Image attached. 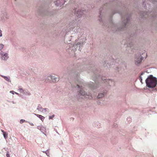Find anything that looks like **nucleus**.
Here are the masks:
<instances>
[{
    "label": "nucleus",
    "mask_w": 157,
    "mask_h": 157,
    "mask_svg": "<svg viewBox=\"0 0 157 157\" xmlns=\"http://www.w3.org/2000/svg\"><path fill=\"white\" fill-rule=\"evenodd\" d=\"M145 82L147 86L150 88L155 87L157 84V78L152 75H150L146 79Z\"/></svg>",
    "instance_id": "1"
},
{
    "label": "nucleus",
    "mask_w": 157,
    "mask_h": 157,
    "mask_svg": "<svg viewBox=\"0 0 157 157\" xmlns=\"http://www.w3.org/2000/svg\"><path fill=\"white\" fill-rule=\"evenodd\" d=\"M51 78L52 80V81L54 82H55L59 80L58 78H56L55 76H51Z\"/></svg>",
    "instance_id": "2"
},
{
    "label": "nucleus",
    "mask_w": 157,
    "mask_h": 157,
    "mask_svg": "<svg viewBox=\"0 0 157 157\" xmlns=\"http://www.w3.org/2000/svg\"><path fill=\"white\" fill-rule=\"evenodd\" d=\"M2 58L4 60H6L8 58L7 54H2Z\"/></svg>",
    "instance_id": "3"
},
{
    "label": "nucleus",
    "mask_w": 157,
    "mask_h": 157,
    "mask_svg": "<svg viewBox=\"0 0 157 157\" xmlns=\"http://www.w3.org/2000/svg\"><path fill=\"white\" fill-rule=\"evenodd\" d=\"M36 116L38 117L42 121H43L45 118L44 117L42 116L41 115H39L38 114H35Z\"/></svg>",
    "instance_id": "4"
},
{
    "label": "nucleus",
    "mask_w": 157,
    "mask_h": 157,
    "mask_svg": "<svg viewBox=\"0 0 157 157\" xmlns=\"http://www.w3.org/2000/svg\"><path fill=\"white\" fill-rule=\"evenodd\" d=\"M82 90V89L81 88L79 91V94L83 96L86 95L85 92L84 91ZM86 95H87V94H86Z\"/></svg>",
    "instance_id": "5"
},
{
    "label": "nucleus",
    "mask_w": 157,
    "mask_h": 157,
    "mask_svg": "<svg viewBox=\"0 0 157 157\" xmlns=\"http://www.w3.org/2000/svg\"><path fill=\"white\" fill-rule=\"evenodd\" d=\"M143 58H142V57H141L140 59V60H138V59H136V64H138L139 63H141V60H142L143 59Z\"/></svg>",
    "instance_id": "6"
},
{
    "label": "nucleus",
    "mask_w": 157,
    "mask_h": 157,
    "mask_svg": "<svg viewBox=\"0 0 157 157\" xmlns=\"http://www.w3.org/2000/svg\"><path fill=\"white\" fill-rule=\"evenodd\" d=\"M2 132H3L4 137L5 139L7 138V136H8L7 133L6 132H4V131H3L2 130Z\"/></svg>",
    "instance_id": "7"
},
{
    "label": "nucleus",
    "mask_w": 157,
    "mask_h": 157,
    "mask_svg": "<svg viewBox=\"0 0 157 157\" xmlns=\"http://www.w3.org/2000/svg\"><path fill=\"white\" fill-rule=\"evenodd\" d=\"M2 77H3L5 80L7 81H9L10 77H6L4 76H2Z\"/></svg>",
    "instance_id": "8"
},
{
    "label": "nucleus",
    "mask_w": 157,
    "mask_h": 157,
    "mask_svg": "<svg viewBox=\"0 0 157 157\" xmlns=\"http://www.w3.org/2000/svg\"><path fill=\"white\" fill-rule=\"evenodd\" d=\"M77 14H78V16H81L83 14V12L82 11H81V10L80 11H78Z\"/></svg>",
    "instance_id": "9"
},
{
    "label": "nucleus",
    "mask_w": 157,
    "mask_h": 157,
    "mask_svg": "<svg viewBox=\"0 0 157 157\" xmlns=\"http://www.w3.org/2000/svg\"><path fill=\"white\" fill-rule=\"evenodd\" d=\"M104 94H99L98 96V98H102L104 96Z\"/></svg>",
    "instance_id": "10"
},
{
    "label": "nucleus",
    "mask_w": 157,
    "mask_h": 157,
    "mask_svg": "<svg viewBox=\"0 0 157 157\" xmlns=\"http://www.w3.org/2000/svg\"><path fill=\"white\" fill-rule=\"evenodd\" d=\"M42 109V108L41 105H39L37 106V109L39 111H41Z\"/></svg>",
    "instance_id": "11"
},
{
    "label": "nucleus",
    "mask_w": 157,
    "mask_h": 157,
    "mask_svg": "<svg viewBox=\"0 0 157 157\" xmlns=\"http://www.w3.org/2000/svg\"><path fill=\"white\" fill-rule=\"evenodd\" d=\"M4 45L2 44H0V50H1L3 48Z\"/></svg>",
    "instance_id": "12"
},
{
    "label": "nucleus",
    "mask_w": 157,
    "mask_h": 157,
    "mask_svg": "<svg viewBox=\"0 0 157 157\" xmlns=\"http://www.w3.org/2000/svg\"><path fill=\"white\" fill-rule=\"evenodd\" d=\"M48 109L47 108H45V109H43L42 110V111L43 112L44 111L46 112L48 111Z\"/></svg>",
    "instance_id": "13"
},
{
    "label": "nucleus",
    "mask_w": 157,
    "mask_h": 157,
    "mask_svg": "<svg viewBox=\"0 0 157 157\" xmlns=\"http://www.w3.org/2000/svg\"><path fill=\"white\" fill-rule=\"evenodd\" d=\"M54 115H53L52 116H49V119H52L54 117Z\"/></svg>",
    "instance_id": "14"
},
{
    "label": "nucleus",
    "mask_w": 157,
    "mask_h": 157,
    "mask_svg": "<svg viewBox=\"0 0 157 157\" xmlns=\"http://www.w3.org/2000/svg\"><path fill=\"white\" fill-rule=\"evenodd\" d=\"M6 156L7 157H10V155L9 154V152H7L6 154Z\"/></svg>",
    "instance_id": "15"
},
{
    "label": "nucleus",
    "mask_w": 157,
    "mask_h": 157,
    "mask_svg": "<svg viewBox=\"0 0 157 157\" xmlns=\"http://www.w3.org/2000/svg\"><path fill=\"white\" fill-rule=\"evenodd\" d=\"M25 121V120H24L21 119L20 121V123H22L24 122Z\"/></svg>",
    "instance_id": "16"
},
{
    "label": "nucleus",
    "mask_w": 157,
    "mask_h": 157,
    "mask_svg": "<svg viewBox=\"0 0 157 157\" xmlns=\"http://www.w3.org/2000/svg\"><path fill=\"white\" fill-rule=\"evenodd\" d=\"M140 82H142V79L141 78V77H140Z\"/></svg>",
    "instance_id": "17"
},
{
    "label": "nucleus",
    "mask_w": 157,
    "mask_h": 157,
    "mask_svg": "<svg viewBox=\"0 0 157 157\" xmlns=\"http://www.w3.org/2000/svg\"><path fill=\"white\" fill-rule=\"evenodd\" d=\"M77 86L78 88H79L80 87V86L78 85H77Z\"/></svg>",
    "instance_id": "18"
},
{
    "label": "nucleus",
    "mask_w": 157,
    "mask_h": 157,
    "mask_svg": "<svg viewBox=\"0 0 157 157\" xmlns=\"http://www.w3.org/2000/svg\"><path fill=\"white\" fill-rule=\"evenodd\" d=\"M19 90H22V89L21 88H19Z\"/></svg>",
    "instance_id": "19"
},
{
    "label": "nucleus",
    "mask_w": 157,
    "mask_h": 157,
    "mask_svg": "<svg viewBox=\"0 0 157 157\" xmlns=\"http://www.w3.org/2000/svg\"><path fill=\"white\" fill-rule=\"evenodd\" d=\"M15 1H16V0H15Z\"/></svg>",
    "instance_id": "20"
}]
</instances>
